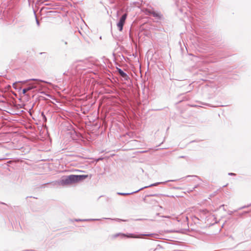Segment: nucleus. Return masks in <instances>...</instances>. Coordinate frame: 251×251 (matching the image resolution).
<instances>
[{
  "label": "nucleus",
  "instance_id": "nucleus-2",
  "mask_svg": "<svg viewBox=\"0 0 251 251\" xmlns=\"http://www.w3.org/2000/svg\"><path fill=\"white\" fill-rule=\"evenodd\" d=\"M170 181H174V180H167V181H164V182H156V183H153V184H151L149 186H145L144 187H142L135 191H134V192H130V193H121V192H118L117 193V195H121V196H128V195H132V194H135V193H136L138 192H139L140 191L145 189V188H149V187H152V186H156L157 185H158V184H165L166 182H170Z\"/></svg>",
  "mask_w": 251,
  "mask_h": 251
},
{
  "label": "nucleus",
  "instance_id": "nucleus-8",
  "mask_svg": "<svg viewBox=\"0 0 251 251\" xmlns=\"http://www.w3.org/2000/svg\"><path fill=\"white\" fill-rule=\"evenodd\" d=\"M36 87L34 85L29 86L23 89V94L25 95L26 93L33 89L35 88Z\"/></svg>",
  "mask_w": 251,
  "mask_h": 251
},
{
  "label": "nucleus",
  "instance_id": "nucleus-19",
  "mask_svg": "<svg viewBox=\"0 0 251 251\" xmlns=\"http://www.w3.org/2000/svg\"><path fill=\"white\" fill-rule=\"evenodd\" d=\"M190 176L191 177H193L194 176V177H196L197 178H199V177L198 176H187V177H190Z\"/></svg>",
  "mask_w": 251,
  "mask_h": 251
},
{
  "label": "nucleus",
  "instance_id": "nucleus-17",
  "mask_svg": "<svg viewBox=\"0 0 251 251\" xmlns=\"http://www.w3.org/2000/svg\"><path fill=\"white\" fill-rule=\"evenodd\" d=\"M160 195V194H153V195H148V196H159Z\"/></svg>",
  "mask_w": 251,
  "mask_h": 251
},
{
  "label": "nucleus",
  "instance_id": "nucleus-21",
  "mask_svg": "<svg viewBox=\"0 0 251 251\" xmlns=\"http://www.w3.org/2000/svg\"><path fill=\"white\" fill-rule=\"evenodd\" d=\"M152 235H153V234H143V235H144V236H152Z\"/></svg>",
  "mask_w": 251,
  "mask_h": 251
},
{
  "label": "nucleus",
  "instance_id": "nucleus-3",
  "mask_svg": "<svg viewBox=\"0 0 251 251\" xmlns=\"http://www.w3.org/2000/svg\"><path fill=\"white\" fill-rule=\"evenodd\" d=\"M146 12L147 14L152 15L157 20H161L163 18V15L160 12H156L151 9H147Z\"/></svg>",
  "mask_w": 251,
  "mask_h": 251
},
{
  "label": "nucleus",
  "instance_id": "nucleus-18",
  "mask_svg": "<svg viewBox=\"0 0 251 251\" xmlns=\"http://www.w3.org/2000/svg\"><path fill=\"white\" fill-rule=\"evenodd\" d=\"M36 21L37 25H39V21L38 20V19H37V18H36Z\"/></svg>",
  "mask_w": 251,
  "mask_h": 251
},
{
  "label": "nucleus",
  "instance_id": "nucleus-9",
  "mask_svg": "<svg viewBox=\"0 0 251 251\" xmlns=\"http://www.w3.org/2000/svg\"><path fill=\"white\" fill-rule=\"evenodd\" d=\"M122 235L124 237H126L127 238H139V236L134 235L132 234H129L128 235H126L125 234H123Z\"/></svg>",
  "mask_w": 251,
  "mask_h": 251
},
{
  "label": "nucleus",
  "instance_id": "nucleus-22",
  "mask_svg": "<svg viewBox=\"0 0 251 251\" xmlns=\"http://www.w3.org/2000/svg\"><path fill=\"white\" fill-rule=\"evenodd\" d=\"M186 157L185 156H180L179 157L180 158H185Z\"/></svg>",
  "mask_w": 251,
  "mask_h": 251
},
{
  "label": "nucleus",
  "instance_id": "nucleus-11",
  "mask_svg": "<svg viewBox=\"0 0 251 251\" xmlns=\"http://www.w3.org/2000/svg\"><path fill=\"white\" fill-rule=\"evenodd\" d=\"M28 80H34V81H41V82H46L45 81H42V80H39V79H29V80H25V81H19L18 82L19 83H25V82H27V81Z\"/></svg>",
  "mask_w": 251,
  "mask_h": 251
},
{
  "label": "nucleus",
  "instance_id": "nucleus-7",
  "mask_svg": "<svg viewBox=\"0 0 251 251\" xmlns=\"http://www.w3.org/2000/svg\"><path fill=\"white\" fill-rule=\"evenodd\" d=\"M69 41V37L68 36H66L63 38V39H61L60 41V45H62V44H64L65 46H67L68 44V42Z\"/></svg>",
  "mask_w": 251,
  "mask_h": 251
},
{
  "label": "nucleus",
  "instance_id": "nucleus-16",
  "mask_svg": "<svg viewBox=\"0 0 251 251\" xmlns=\"http://www.w3.org/2000/svg\"><path fill=\"white\" fill-rule=\"evenodd\" d=\"M156 202H157V201L154 200V199H152L151 200V203H152V204H155L156 203Z\"/></svg>",
  "mask_w": 251,
  "mask_h": 251
},
{
  "label": "nucleus",
  "instance_id": "nucleus-12",
  "mask_svg": "<svg viewBox=\"0 0 251 251\" xmlns=\"http://www.w3.org/2000/svg\"><path fill=\"white\" fill-rule=\"evenodd\" d=\"M104 219H109V220H116V221H122V220H121L120 219H111V218H104ZM123 221H126V220H123Z\"/></svg>",
  "mask_w": 251,
  "mask_h": 251
},
{
  "label": "nucleus",
  "instance_id": "nucleus-24",
  "mask_svg": "<svg viewBox=\"0 0 251 251\" xmlns=\"http://www.w3.org/2000/svg\"><path fill=\"white\" fill-rule=\"evenodd\" d=\"M118 235H119V234H116V235H115V236H116V237H117V236H118Z\"/></svg>",
  "mask_w": 251,
  "mask_h": 251
},
{
  "label": "nucleus",
  "instance_id": "nucleus-13",
  "mask_svg": "<svg viewBox=\"0 0 251 251\" xmlns=\"http://www.w3.org/2000/svg\"><path fill=\"white\" fill-rule=\"evenodd\" d=\"M250 212V211H244L243 212V213H240L239 214V216L240 217H242L243 215L245 214H247V213H249Z\"/></svg>",
  "mask_w": 251,
  "mask_h": 251
},
{
  "label": "nucleus",
  "instance_id": "nucleus-15",
  "mask_svg": "<svg viewBox=\"0 0 251 251\" xmlns=\"http://www.w3.org/2000/svg\"><path fill=\"white\" fill-rule=\"evenodd\" d=\"M249 206V205H248V206H242V207H241L239 208L237 210H241V209H242L243 208H245L246 207H248Z\"/></svg>",
  "mask_w": 251,
  "mask_h": 251
},
{
  "label": "nucleus",
  "instance_id": "nucleus-14",
  "mask_svg": "<svg viewBox=\"0 0 251 251\" xmlns=\"http://www.w3.org/2000/svg\"><path fill=\"white\" fill-rule=\"evenodd\" d=\"M237 211L238 210H235L234 211L229 210L227 213L228 215H231L233 212H237Z\"/></svg>",
  "mask_w": 251,
  "mask_h": 251
},
{
  "label": "nucleus",
  "instance_id": "nucleus-20",
  "mask_svg": "<svg viewBox=\"0 0 251 251\" xmlns=\"http://www.w3.org/2000/svg\"><path fill=\"white\" fill-rule=\"evenodd\" d=\"M228 175H229V176H234V175H235V174H234V173H228Z\"/></svg>",
  "mask_w": 251,
  "mask_h": 251
},
{
  "label": "nucleus",
  "instance_id": "nucleus-4",
  "mask_svg": "<svg viewBox=\"0 0 251 251\" xmlns=\"http://www.w3.org/2000/svg\"><path fill=\"white\" fill-rule=\"evenodd\" d=\"M127 17V14H124L120 18L119 22L117 23V25L119 30L121 31L123 30L124 25L125 23Z\"/></svg>",
  "mask_w": 251,
  "mask_h": 251
},
{
  "label": "nucleus",
  "instance_id": "nucleus-6",
  "mask_svg": "<svg viewBox=\"0 0 251 251\" xmlns=\"http://www.w3.org/2000/svg\"><path fill=\"white\" fill-rule=\"evenodd\" d=\"M117 71L119 74L120 75L121 77H122L124 80H128L129 79V76L125 73L122 69L120 68H117Z\"/></svg>",
  "mask_w": 251,
  "mask_h": 251
},
{
  "label": "nucleus",
  "instance_id": "nucleus-10",
  "mask_svg": "<svg viewBox=\"0 0 251 251\" xmlns=\"http://www.w3.org/2000/svg\"><path fill=\"white\" fill-rule=\"evenodd\" d=\"M100 219H76V221H99Z\"/></svg>",
  "mask_w": 251,
  "mask_h": 251
},
{
  "label": "nucleus",
  "instance_id": "nucleus-23",
  "mask_svg": "<svg viewBox=\"0 0 251 251\" xmlns=\"http://www.w3.org/2000/svg\"><path fill=\"white\" fill-rule=\"evenodd\" d=\"M17 82L14 83L13 84V87H14V86L16 84Z\"/></svg>",
  "mask_w": 251,
  "mask_h": 251
},
{
  "label": "nucleus",
  "instance_id": "nucleus-5",
  "mask_svg": "<svg viewBox=\"0 0 251 251\" xmlns=\"http://www.w3.org/2000/svg\"><path fill=\"white\" fill-rule=\"evenodd\" d=\"M89 62L88 60L79 61L77 62V64L76 67L78 69L85 70L86 68H89Z\"/></svg>",
  "mask_w": 251,
  "mask_h": 251
},
{
  "label": "nucleus",
  "instance_id": "nucleus-1",
  "mask_svg": "<svg viewBox=\"0 0 251 251\" xmlns=\"http://www.w3.org/2000/svg\"><path fill=\"white\" fill-rule=\"evenodd\" d=\"M87 176L86 175H71L63 177L60 181H56L52 182V183L54 186L59 184L66 185L81 181L86 178Z\"/></svg>",
  "mask_w": 251,
  "mask_h": 251
}]
</instances>
